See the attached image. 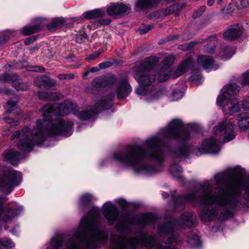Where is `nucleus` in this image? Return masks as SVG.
<instances>
[{
  "mask_svg": "<svg viewBox=\"0 0 249 249\" xmlns=\"http://www.w3.org/2000/svg\"><path fill=\"white\" fill-rule=\"evenodd\" d=\"M113 98L114 95L110 94L107 98H103L93 107H89L81 111L78 110L75 103L69 100L60 105H46L42 109L43 118L42 120L36 121V127L32 129L25 127L21 130H18L12 136L11 140H18L17 144L18 148L30 152L35 145L41 144L48 137L70 136L72 133L73 123L60 117L55 118L56 116L72 113L81 120H93L100 112L111 107Z\"/></svg>",
  "mask_w": 249,
  "mask_h": 249,
  "instance_id": "obj_1",
  "label": "nucleus"
},
{
  "mask_svg": "<svg viewBox=\"0 0 249 249\" xmlns=\"http://www.w3.org/2000/svg\"><path fill=\"white\" fill-rule=\"evenodd\" d=\"M190 138L188 131L183 128L181 120L173 119L155 136L146 139L143 146L137 144L129 145L123 150L115 152L113 158L125 167H131L138 174L151 175L162 170L161 165L155 167L146 164L148 160L158 164L164 160L166 146V140H176L180 144L171 151L174 158H186L190 154V148L187 142Z\"/></svg>",
  "mask_w": 249,
  "mask_h": 249,
  "instance_id": "obj_2",
  "label": "nucleus"
},
{
  "mask_svg": "<svg viewBox=\"0 0 249 249\" xmlns=\"http://www.w3.org/2000/svg\"><path fill=\"white\" fill-rule=\"evenodd\" d=\"M195 219V215L189 212L183 213L179 221L167 216L164 222L158 227L159 234L163 237L164 243L156 242L154 237L142 233L139 237L115 236L112 238L110 249H177L171 244L180 241L177 232L178 228L182 225L191 227Z\"/></svg>",
  "mask_w": 249,
  "mask_h": 249,
  "instance_id": "obj_3",
  "label": "nucleus"
},
{
  "mask_svg": "<svg viewBox=\"0 0 249 249\" xmlns=\"http://www.w3.org/2000/svg\"><path fill=\"white\" fill-rule=\"evenodd\" d=\"M100 217V212L97 208H93L88 215L84 216L78 230L68 239L66 249H95L106 241L107 236L105 227L98 221Z\"/></svg>",
  "mask_w": 249,
  "mask_h": 249,
  "instance_id": "obj_4",
  "label": "nucleus"
},
{
  "mask_svg": "<svg viewBox=\"0 0 249 249\" xmlns=\"http://www.w3.org/2000/svg\"><path fill=\"white\" fill-rule=\"evenodd\" d=\"M155 66L154 59L148 58L134 68L135 78L140 84L135 92L142 95L143 99L147 102L157 100L162 95V91L157 90L152 84L156 76L151 74L150 70Z\"/></svg>",
  "mask_w": 249,
  "mask_h": 249,
  "instance_id": "obj_5",
  "label": "nucleus"
},
{
  "mask_svg": "<svg viewBox=\"0 0 249 249\" xmlns=\"http://www.w3.org/2000/svg\"><path fill=\"white\" fill-rule=\"evenodd\" d=\"M234 124L229 121H223L213 128L214 136L205 139L201 145L194 150L197 156L202 154H216L220 150V143H225L234 139L236 136Z\"/></svg>",
  "mask_w": 249,
  "mask_h": 249,
  "instance_id": "obj_6",
  "label": "nucleus"
},
{
  "mask_svg": "<svg viewBox=\"0 0 249 249\" xmlns=\"http://www.w3.org/2000/svg\"><path fill=\"white\" fill-rule=\"evenodd\" d=\"M92 85L97 89L107 87H113L119 99L125 98L132 90L126 77L117 78L115 76H112L108 78H97L93 80Z\"/></svg>",
  "mask_w": 249,
  "mask_h": 249,
  "instance_id": "obj_7",
  "label": "nucleus"
},
{
  "mask_svg": "<svg viewBox=\"0 0 249 249\" xmlns=\"http://www.w3.org/2000/svg\"><path fill=\"white\" fill-rule=\"evenodd\" d=\"M239 90L240 87L235 84L225 86L221 89V93L217 98V105L223 107L224 110H228L231 114L238 112L240 107L235 96Z\"/></svg>",
  "mask_w": 249,
  "mask_h": 249,
  "instance_id": "obj_8",
  "label": "nucleus"
},
{
  "mask_svg": "<svg viewBox=\"0 0 249 249\" xmlns=\"http://www.w3.org/2000/svg\"><path fill=\"white\" fill-rule=\"evenodd\" d=\"M102 213L109 225L117 222L119 230L126 229V221L124 215H120L118 208L110 201L107 202L102 208Z\"/></svg>",
  "mask_w": 249,
  "mask_h": 249,
  "instance_id": "obj_9",
  "label": "nucleus"
},
{
  "mask_svg": "<svg viewBox=\"0 0 249 249\" xmlns=\"http://www.w3.org/2000/svg\"><path fill=\"white\" fill-rule=\"evenodd\" d=\"M21 179L20 172L7 168L4 176H0V189L6 194H9L20 183Z\"/></svg>",
  "mask_w": 249,
  "mask_h": 249,
  "instance_id": "obj_10",
  "label": "nucleus"
},
{
  "mask_svg": "<svg viewBox=\"0 0 249 249\" xmlns=\"http://www.w3.org/2000/svg\"><path fill=\"white\" fill-rule=\"evenodd\" d=\"M23 211V208L20 206L15 205L14 207H10L4 213L2 207V198L0 197V216L2 215V220L4 222H7L12 219L18 215Z\"/></svg>",
  "mask_w": 249,
  "mask_h": 249,
  "instance_id": "obj_11",
  "label": "nucleus"
},
{
  "mask_svg": "<svg viewBox=\"0 0 249 249\" xmlns=\"http://www.w3.org/2000/svg\"><path fill=\"white\" fill-rule=\"evenodd\" d=\"M174 58L173 55L167 56L163 61V67L158 74L157 80L159 82H162L168 78V68L173 64Z\"/></svg>",
  "mask_w": 249,
  "mask_h": 249,
  "instance_id": "obj_12",
  "label": "nucleus"
},
{
  "mask_svg": "<svg viewBox=\"0 0 249 249\" xmlns=\"http://www.w3.org/2000/svg\"><path fill=\"white\" fill-rule=\"evenodd\" d=\"M197 64L198 67H202L204 69L215 70L219 67L212 57L206 55L199 56L197 59Z\"/></svg>",
  "mask_w": 249,
  "mask_h": 249,
  "instance_id": "obj_13",
  "label": "nucleus"
},
{
  "mask_svg": "<svg viewBox=\"0 0 249 249\" xmlns=\"http://www.w3.org/2000/svg\"><path fill=\"white\" fill-rule=\"evenodd\" d=\"M129 4L114 3L109 6L107 11L108 15L111 16L119 15L129 12L130 10Z\"/></svg>",
  "mask_w": 249,
  "mask_h": 249,
  "instance_id": "obj_14",
  "label": "nucleus"
},
{
  "mask_svg": "<svg viewBox=\"0 0 249 249\" xmlns=\"http://www.w3.org/2000/svg\"><path fill=\"white\" fill-rule=\"evenodd\" d=\"M194 62L191 57L186 59L178 67L175 71L174 78H177L186 72L189 68H190L195 71L196 68L194 65Z\"/></svg>",
  "mask_w": 249,
  "mask_h": 249,
  "instance_id": "obj_15",
  "label": "nucleus"
},
{
  "mask_svg": "<svg viewBox=\"0 0 249 249\" xmlns=\"http://www.w3.org/2000/svg\"><path fill=\"white\" fill-rule=\"evenodd\" d=\"M156 218L154 215L151 213H147L141 215L137 219H134L130 221L131 225L137 224L141 226H145L149 223H153L156 222Z\"/></svg>",
  "mask_w": 249,
  "mask_h": 249,
  "instance_id": "obj_16",
  "label": "nucleus"
},
{
  "mask_svg": "<svg viewBox=\"0 0 249 249\" xmlns=\"http://www.w3.org/2000/svg\"><path fill=\"white\" fill-rule=\"evenodd\" d=\"M36 22L34 26L23 27L21 31L23 35L28 36L40 31L44 25L45 19L38 18L36 19Z\"/></svg>",
  "mask_w": 249,
  "mask_h": 249,
  "instance_id": "obj_17",
  "label": "nucleus"
},
{
  "mask_svg": "<svg viewBox=\"0 0 249 249\" xmlns=\"http://www.w3.org/2000/svg\"><path fill=\"white\" fill-rule=\"evenodd\" d=\"M242 34V31L241 28L238 26H236L227 30L224 33L223 36L226 39L233 40L240 37Z\"/></svg>",
  "mask_w": 249,
  "mask_h": 249,
  "instance_id": "obj_18",
  "label": "nucleus"
},
{
  "mask_svg": "<svg viewBox=\"0 0 249 249\" xmlns=\"http://www.w3.org/2000/svg\"><path fill=\"white\" fill-rule=\"evenodd\" d=\"M35 83L39 88H44L46 89H49L55 85V82H52L49 78L44 76L36 77Z\"/></svg>",
  "mask_w": 249,
  "mask_h": 249,
  "instance_id": "obj_19",
  "label": "nucleus"
},
{
  "mask_svg": "<svg viewBox=\"0 0 249 249\" xmlns=\"http://www.w3.org/2000/svg\"><path fill=\"white\" fill-rule=\"evenodd\" d=\"M5 159L13 165L17 164V161L23 158V155L20 152L14 150H10L5 153Z\"/></svg>",
  "mask_w": 249,
  "mask_h": 249,
  "instance_id": "obj_20",
  "label": "nucleus"
},
{
  "mask_svg": "<svg viewBox=\"0 0 249 249\" xmlns=\"http://www.w3.org/2000/svg\"><path fill=\"white\" fill-rule=\"evenodd\" d=\"M64 238L62 235H57L52 238L50 245V248L47 249H62V241Z\"/></svg>",
  "mask_w": 249,
  "mask_h": 249,
  "instance_id": "obj_21",
  "label": "nucleus"
},
{
  "mask_svg": "<svg viewBox=\"0 0 249 249\" xmlns=\"http://www.w3.org/2000/svg\"><path fill=\"white\" fill-rule=\"evenodd\" d=\"M106 15L105 11L102 9H97L87 12L84 14L85 18L89 19H95L103 17Z\"/></svg>",
  "mask_w": 249,
  "mask_h": 249,
  "instance_id": "obj_22",
  "label": "nucleus"
},
{
  "mask_svg": "<svg viewBox=\"0 0 249 249\" xmlns=\"http://www.w3.org/2000/svg\"><path fill=\"white\" fill-rule=\"evenodd\" d=\"M38 96L41 100H56L60 96V94L57 92L40 91L38 92Z\"/></svg>",
  "mask_w": 249,
  "mask_h": 249,
  "instance_id": "obj_23",
  "label": "nucleus"
},
{
  "mask_svg": "<svg viewBox=\"0 0 249 249\" xmlns=\"http://www.w3.org/2000/svg\"><path fill=\"white\" fill-rule=\"evenodd\" d=\"M235 53V49L233 47L225 46L221 48L219 53V56L223 59H230Z\"/></svg>",
  "mask_w": 249,
  "mask_h": 249,
  "instance_id": "obj_24",
  "label": "nucleus"
},
{
  "mask_svg": "<svg viewBox=\"0 0 249 249\" xmlns=\"http://www.w3.org/2000/svg\"><path fill=\"white\" fill-rule=\"evenodd\" d=\"M238 125L240 129L245 131L249 129V117L246 114H240L238 118Z\"/></svg>",
  "mask_w": 249,
  "mask_h": 249,
  "instance_id": "obj_25",
  "label": "nucleus"
},
{
  "mask_svg": "<svg viewBox=\"0 0 249 249\" xmlns=\"http://www.w3.org/2000/svg\"><path fill=\"white\" fill-rule=\"evenodd\" d=\"M188 244L192 247L199 248L201 246L199 236L195 233H192L187 240Z\"/></svg>",
  "mask_w": 249,
  "mask_h": 249,
  "instance_id": "obj_26",
  "label": "nucleus"
},
{
  "mask_svg": "<svg viewBox=\"0 0 249 249\" xmlns=\"http://www.w3.org/2000/svg\"><path fill=\"white\" fill-rule=\"evenodd\" d=\"M181 8V7L178 4H175L167 8L161 9V13L165 16H167L173 13L177 15L180 11Z\"/></svg>",
  "mask_w": 249,
  "mask_h": 249,
  "instance_id": "obj_27",
  "label": "nucleus"
},
{
  "mask_svg": "<svg viewBox=\"0 0 249 249\" xmlns=\"http://www.w3.org/2000/svg\"><path fill=\"white\" fill-rule=\"evenodd\" d=\"M65 22L66 20L62 18H55L47 25V28L49 30L55 29L63 25Z\"/></svg>",
  "mask_w": 249,
  "mask_h": 249,
  "instance_id": "obj_28",
  "label": "nucleus"
},
{
  "mask_svg": "<svg viewBox=\"0 0 249 249\" xmlns=\"http://www.w3.org/2000/svg\"><path fill=\"white\" fill-rule=\"evenodd\" d=\"M169 170L170 173L174 178H178L181 177L182 169L178 165L174 164L171 165Z\"/></svg>",
  "mask_w": 249,
  "mask_h": 249,
  "instance_id": "obj_29",
  "label": "nucleus"
},
{
  "mask_svg": "<svg viewBox=\"0 0 249 249\" xmlns=\"http://www.w3.org/2000/svg\"><path fill=\"white\" fill-rule=\"evenodd\" d=\"M209 44H207L204 47V51L206 53H212L215 49L216 38L214 36L209 37L207 41Z\"/></svg>",
  "mask_w": 249,
  "mask_h": 249,
  "instance_id": "obj_30",
  "label": "nucleus"
},
{
  "mask_svg": "<svg viewBox=\"0 0 249 249\" xmlns=\"http://www.w3.org/2000/svg\"><path fill=\"white\" fill-rule=\"evenodd\" d=\"M92 199V196L89 194H83L79 198V204L81 207L86 206Z\"/></svg>",
  "mask_w": 249,
  "mask_h": 249,
  "instance_id": "obj_31",
  "label": "nucleus"
},
{
  "mask_svg": "<svg viewBox=\"0 0 249 249\" xmlns=\"http://www.w3.org/2000/svg\"><path fill=\"white\" fill-rule=\"evenodd\" d=\"M13 33L10 31H5L0 33V45L5 44L10 37L13 36Z\"/></svg>",
  "mask_w": 249,
  "mask_h": 249,
  "instance_id": "obj_32",
  "label": "nucleus"
},
{
  "mask_svg": "<svg viewBox=\"0 0 249 249\" xmlns=\"http://www.w3.org/2000/svg\"><path fill=\"white\" fill-rule=\"evenodd\" d=\"M18 79V76L14 74L4 73L0 75V81L5 82L16 81Z\"/></svg>",
  "mask_w": 249,
  "mask_h": 249,
  "instance_id": "obj_33",
  "label": "nucleus"
},
{
  "mask_svg": "<svg viewBox=\"0 0 249 249\" xmlns=\"http://www.w3.org/2000/svg\"><path fill=\"white\" fill-rule=\"evenodd\" d=\"M14 246V243L11 240L6 238L0 239V249H9Z\"/></svg>",
  "mask_w": 249,
  "mask_h": 249,
  "instance_id": "obj_34",
  "label": "nucleus"
},
{
  "mask_svg": "<svg viewBox=\"0 0 249 249\" xmlns=\"http://www.w3.org/2000/svg\"><path fill=\"white\" fill-rule=\"evenodd\" d=\"M6 112L11 113L16 109V102L15 101H8L5 106Z\"/></svg>",
  "mask_w": 249,
  "mask_h": 249,
  "instance_id": "obj_35",
  "label": "nucleus"
},
{
  "mask_svg": "<svg viewBox=\"0 0 249 249\" xmlns=\"http://www.w3.org/2000/svg\"><path fill=\"white\" fill-rule=\"evenodd\" d=\"M57 77L61 80H70L73 79L75 75L73 73H64V74H59Z\"/></svg>",
  "mask_w": 249,
  "mask_h": 249,
  "instance_id": "obj_36",
  "label": "nucleus"
},
{
  "mask_svg": "<svg viewBox=\"0 0 249 249\" xmlns=\"http://www.w3.org/2000/svg\"><path fill=\"white\" fill-rule=\"evenodd\" d=\"M13 87H14L17 90H25L28 88L25 83L15 82L13 84Z\"/></svg>",
  "mask_w": 249,
  "mask_h": 249,
  "instance_id": "obj_37",
  "label": "nucleus"
},
{
  "mask_svg": "<svg viewBox=\"0 0 249 249\" xmlns=\"http://www.w3.org/2000/svg\"><path fill=\"white\" fill-rule=\"evenodd\" d=\"M240 83L243 86L249 85V70L243 74L242 78L240 81Z\"/></svg>",
  "mask_w": 249,
  "mask_h": 249,
  "instance_id": "obj_38",
  "label": "nucleus"
},
{
  "mask_svg": "<svg viewBox=\"0 0 249 249\" xmlns=\"http://www.w3.org/2000/svg\"><path fill=\"white\" fill-rule=\"evenodd\" d=\"M183 96V92L180 91V90L176 89L174 90L172 93V100H178V99H180Z\"/></svg>",
  "mask_w": 249,
  "mask_h": 249,
  "instance_id": "obj_39",
  "label": "nucleus"
},
{
  "mask_svg": "<svg viewBox=\"0 0 249 249\" xmlns=\"http://www.w3.org/2000/svg\"><path fill=\"white\" fill-rule=\"evenodd\" d=\"M206 8V7L205 6H201L198 10H197L195 13H194V14L192 15V17L194 18H196L197 17L201 16L203 13V12L205 11Z\"/></svg>",
  "mask_w": 249,
  "mask_h": 249,
  "instance_id": "obj_40",
  "label": "nucleus"
},
{
  "mask_svg": "<svg viewBox=\"0 0 249 249\" xmlns=\"http://www.w3.org/2000/svg\"><path fill=\"white\" fill-rule=\"evenodd\" d=\"M112 63L109 61H106L101 63L99 64L98 66L101 69H104L110 67L112 66Z\"/></svg>",
  "mask_w": 249,
  "mask_h": 249,
  "instance_id": "obj_41",
  "label": "nucleus"
},
{
  "mask_svg": "<svg viewBox=\"0 0 249 249\" xmlns=\"http://www.w3.org/2000/svg\"><path fill=\"white\" fill-rule=\"evenodd\" d=\"M4 120L5 122H6L7 123L9 124H12L14 125H17L18 124V121H15L13 119L8 117V116H5L4 117Z\"/></svg>",
  "mask_w": 249,
  "mask_h": 249,
  "instance_id": "obj_42",
  "label": "nucleus"
},
{
  "mask_svg": "<svg viewBox=\"0 0 249 249\" xmlns=\"http://www.w3.org/2000/svg\"><path fill=\"white\" fill-rule=\"evenodd\" d=\"M101 52L98 51L93 54L89 55L87 59L88 60H94L96 59L101 54Z\"/></svg>",
  "mask_w": 249,
  "mask_h": 249,
  "instance_id": "obj_43",
  "label": "nucleus"
},
{
  "mask_svg": "<svg viewBox=\"0 0 249 249\" xmlns=\"http://www.w3.org/2000/svg\"><path fill=\"white\" fill-rule=\"evenodd\" d=\"M31 71L36 72H43L45 69L41 66H33L31 68Z\"/></svg>",
  "mask_w": 249,
  "mask_h": 249,
  "instance_id": "obj_44",
  "label": "nucleus"
},
{
  "mask_svg": "<svg viewBox=\"0 0 249 249\" xmlns=\"http://www.w3.org/2000/svg\"><path fill=\"white\" fill-rule=\"evenodd\" d=\"M242 108L245 111H249V99L248 100L244 101L242 105Z\"/></svg>",
  "mask_w": 249,
  "mask_h": 249,
  "instance_id": "obj_45",
  "label": "nucleus"
},
{
  "mask_svg": "<svg viewBox=\"0 0 249 249\" xmlns=\"http://www.w3.org/2000/svg\"><path fill=\"white\" fill-rule=\"evenodd\" d=\"M117 203L122 208H125L127 205L126 201L123 199H118L116 200Z\"/></svg>",
  "mask_w": 249,
  "mask_h": 249,
  "instance_id": "obj_46",
  "label": "nucleus"
},
{
  "mask_svg": "<svg viewBox=\"0 0 249 249\" xmlns=\"http://www.w3.org/2000/svg\"><path fill=\"white\" fill-rule=\"evenodd\" d=\"M111 22V20L110 19H101L99 21V23L100 24L102 25H107L109 24Z\"/></svg>",
  "mask_w": 249,
  "mask_h": 249,
  "instance_id": "obj_47",
  "label": "nucleus"
},
{
  "mask_svg": "<svg viewBox=\"0 0 249 249\" xmlns=\"http://www.w3.org/2000/svg\"><path fill=\"white\" fill-rule=\"evenodd\" d=\"M241 5L243 7H246L249 6V0H240Z\"/></svg>",
  "mask_w": 249,
  "mask_h": 249,
  "instance_id": "obj_48",
  "label": "nucleus"
},
{
  "mask_svg": "<svg viewBox=\"0 0 249 249\" xmlns=\"http://www.w3.org/2000/svg\"><path fill=\"white\" fill-rule=\"evenodd\" d=\"M35 40V37H29L26 38L24 40V43L25 44V45H28L30 44L31 43L33 42Z\"/></svg>",
  "mask_w": 249,
  "mask_h": 249,
  "instance_id": "obj_49",
  "label": "nucleus"
},
{
  "mask_svg": "<svg viewBox=\"0 0 249 249\" xmlns=\"http://www.w3.org/2000/svg\"><path fill=\"white\" fill-rule=\"evenodd\" d=\"M197 43L196 42H190L189 44H186L185 45V49L186 50H188V49H191V48H192L195 44H196Z\"/></svg>",
  "mask_w": 249,
  "mask_h": 249,
  "instance_id": "obj_50",
  "label": "nucleus"
},
{
  "mask_svg": "<svg viewBox=\"0 0 249 249\" xmlns=\"http://www.w3.org/2000/svg\"><path fill=\"white\" fill-rule=\"evenodd\" d=\"M101 69L98 67H94L90 69V72H95L98 71Z\"/></svg>",
  "mask_w": 249,
  "mask_h": 249,
  "instance_id": "obj_51",
  "label": "nucleus"
},
{
  "mask_svg": "<svg viewBox=\"0 0 249 249\" xmlns=\"http://www.w3.org/2000/svg\"><path fill=\"white\" fill-rule=\"evenodd\" d=\"M151 29L150 27L147 28L146 29H141L140 30V33L142 35L146 34L148 31Z\"/></svg>",
  "mask_w": 249,
  "mask_h": 249,
  "instance_id": "obj_52",
  "label": "nucleus"
},
{
  "mask_svg": "<svg viewBox=\"0 0 249 249\" xmlns=\"http://www.w3.org/2000/svg\"><path fill=\"white\" fill-rule=\"evenodd\" d=\"M86 37V35H80L77 38V41H82L83 38H85Z\"/></svg>",
  "mask_w": 249,
  "mask_h": 249,
  "instance_id": "obj_53",
  "label": "nucleus"
},
{
  "mask_svg": "<svg viewBox=\"0 0 249 249\" xmlns=\"http://www.w3.org/2000/svg\"><path fill=\"white\" fill-rule=\"evenodd\" d=\"M86 37V35H80L77 38V41H82L83 38H85Z\"/></svg>",
  "mask_w": 249,
  "mask_h": 249,
  "instance_id": "obj_54",
  "label": "nucleus"
},
{
  "mask_svg": "<svg viewBox=\"0 0 249 249\" xmlns=\"http://www.w3.org/2000/svg\"><path fill=\"white\" fill-rule=\"evenodd\" d=\"M214 0H208L207 4L209 6H211L213 5V4L214 3Z\"/></svg>",
  "mask_w": 249,
  "mask_h": 249,
  "instance_id": "obj_55",
  "label": "nucleus"
},
{
  "mask_svg": "<svg viewBox=\"0 0 249 249\" xmlns=\"http://www.w3.org/2000/svg\"><path fill=\"white\" fill-rule=\"evenodd\" d=\"M162 196L164 198H167L168 197L169 195L167 193L162 192Z\"/></svg>",
  "mask_w": 249,
  "mask_h": 249,
  "instance_id": "obj_56",
  "label": "nucleus"
},
{
  "mask_svg": "<svg viewBox=\"0 0 249 249\" xmlns=\"http://www.w3.org/2000/svg\"><path fill=\"white\" fill-rule=\"evenodd\" d=\"M13 66H12L11 65H10V64H7L6 65L4 66V68L5 69H11Z\"/></svg>",
  "mask_w": 249,
  "mask_h": 249,
  "instance_id": "obj_57",
  "label": "nucleus"
},
{
  "mask_svg": "<svg viewBox=\"0 0 249 249\" xmlns=\"http://www.w3.org/2000/svg\"><path fill=\"white\" fill-rule=\"evenodd\" d=\"M90 72V71H86L84 74H83V77L84 78H85L89 74V73Z\"/></svg>",
  "mask_w": 249,
  "mask_h": 249,
  "instance_id": "obj_58",
  "label": "nucleus"
},
{
  "mask_svg": "<svg viewBox=\"0 0 249 249\" xmlns=\"http://www.w3.org/2000/svg\"><path fill=\"white\" fill-rule=\"evenodd\" d=\"M192 78L193 80H196V78H195V75H193L192 76Z\"/></svg>",
  "mask_w": 249,
  "mask_h": 249,
  "instance_id": "obj_59",
  "label": "nucleus"
}]
</instances>
